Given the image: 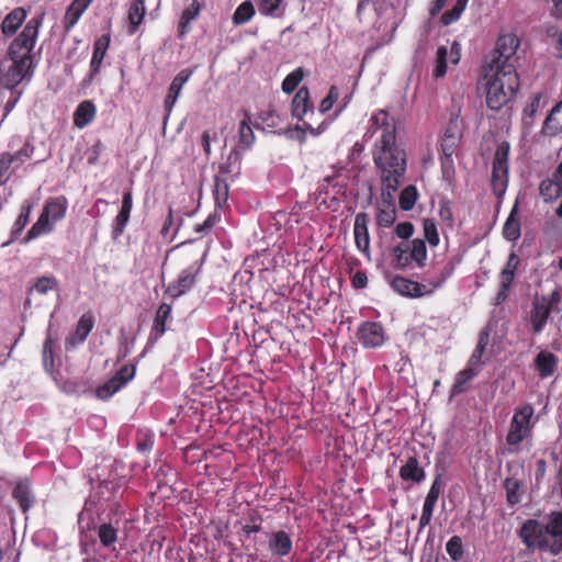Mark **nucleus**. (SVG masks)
Instances as JSON below:
<instances>
[{
    "mask_svg": "<svg viewBox=\"0 0 562 562\" xmlns=\"http://www.w3.org/2000/svg\"><path fill=\"white\" fill-rule=\"evenodd\" d=\"M518 47L519 38L515 34H502L491 54L485 77L486 105L493 111H499L507 105L519 89L520 82L515 65Z\"/></svg>",
    "mask_w": 562,
    "mask_h": 562,
    "instance_id": "nucleus-1",
    "label": "nucleus"
},
{
    "mask_svg": "<svg viewBox=\"0 0 562 562\" xmlns=\"http://www.w3.org/2000/svg\"><path fill=\"white\" fill-rule=\"evenodd\" d=\"M369 133L380 136L374 143L372 158L380 171L383 186L396 191L406 171L405 151L396 142L395 120L384 110L374 113L370 119Z\"/></svg>",
    "mask_w": 562,
    "mask_h": 562,
    "instance_id": "nucleus-2",
    "label": "nucleus"
},
{
    "mask_svg": "<svg viewBox=\"0 0 562 562\" xmlns=\"http://www.w3.org/2000/svg\"><path fill=\"white\" fill-rule=\"evenodd\" d=\"M43 16L32 18L8 49V58L0 63V83L14 89L33 72L32 52L36 44Z\"/></svg>",
    "mask_w": 562,
    "mask_h": 562,
    "instance_id": "nucleus-3",
    "label": "nucleus"
},
{
    "mask_svg": "<svg viewBox=\"0 0 562 562\" xmlns=\"http://www.w3.org/2000/svg\"><path fill=\"white\" fill-rule=\"evenodd\" d=\"M517 535L528 550H538L554 555L557 546L550 543L551 540L548 537L546 527L539 520L533 518L527 519L519 527Z\"/></svg>",
    "mask_w": 562,
    "mask_h": 562,
    "instance_id": "nucleus-4",
    "label": "nucleus"
},
{
    "mask_svg": "<svg viewBox=\"0 0 562 562\" xmlns=\"http://www.w3.org/2000/svg\"><path fill=\"white\" fill-rule=\"evenodd\" d=\"M562 296L554 290L549 295L536 296L530 310V324L533 334H540L553 312L561 311Z\"/></svg>",
    "mask_w": 562,
    "mask_h": 562,
    "instance_id": "nucleus-5",
    "label": "nucleus"
},
{
    "mask_svg": "<svg viewBox=\"0 0 562 562\" xmlns=\"http://www.w3.org/2000/svg\"><path fill=\"white\" fill-rule=\"evenodd\" d=\"M394 266L405 269L415 262L418 268H424L427 260V247L425 240L415 238L409 243H401L392 250Z\"/></svg>",
    "mask_w": 562,
    "mask_h": 562,
    "instance_id": "nucleus-6",
    "label": "nucleus"
},
{
    "mask_svg": "<svg viewBox=\"0 0 562 562\" xmlns=\"http://www.w3.org/2000/svg\"><path fill=\"white\" fill-rule=\"evenodd\" d=\"M509 151V143L503 140L497 145L494 154L491 184L497 198H502L505 194L508 186Z\"/></svg>",
    "mask_w": 562,
    "mask_h": 562,
    "instance_id": "nucleus-7",
    "label": "nucleus"
},
{
    "mask_svg": "<svg viewBox=\"0 0 562 562\" xmlns=\"http://www.w3.org/2000/svg\"><path fill=\"white\" fill-rule=\"evenodd\" d=\"M533 407L530 404H524L515 408L510 420L509 430L506 435V442L509 446H518L525 439L531 437Z\"/></svg>",
    "mask_w": 562,
    "mask_h": 562,
    "instance_id": "nucleus-8",
    "label": "nucleus"
},
{
    "mask_svg": "<svg viewBox=\"0 0 562 562\" xmlns=\"http://www.w3.org/2000/svg\"><path fill=\"white\" fill-rule=\"evenodd\" d=\"M35 147L32 143L25 142L14 153L4 151L0 154V187L4 186L27 160L34 155Z\"/></svg>",
    "mask_w": 562,
    "mask_h": 562,
    "instance_id": "nucleus-9",
    "label": "nucleus"
},
{
    "mask_svg": "<svg viewBox=\"0 0 562 562\" xmlns=\"http://www.w3.org/2000/svg\"><path fill=\"white\" fill-rule=\"evenodd\" d=\"M460 255L448 258L437 263L431 271H428L425 278V286L428 295L443 288L447 281L454 274L457 267L461 263Z\"/></svg>",
    "mask_w": 562,
    "mask_h": 562,
    "instance_id": "nucleus-10",
    "label": "nucleus"
},
{
    "mask_svg": "<svg viewBox=\"0 0 562 562\" xmlns=\"http://www.w3.org/2000/svg\"><path fill=\"white\" fill-rule=\"evenodd\" d=\"M202 265L203 259L200 258L182 269L177 279L166 288V294L171 299H177L186 294L195 284Z\"/></svg>",
    "mask_w": 562,
    "mask_h": 562,
    "instance_id": "nucleus-11",
    "label": "nucleus"
},
{
    "mask_svg": "<svg viewBox=\"0 0 562 562\" xmlns=\"http://www.w3.org/2000/svg\"><path fill=\"white\" fill-rule=\"evenodd\" d=\"M136 374V364L123 366L110 380L99 385L95 395L102 401H106L115 393L122 390Z\"/></svg>",
    "mask_w": 562,
    "mask_h": 562,
    "instance_id": "nucleus-12",
    "label": "nucleus"
},
{
    "mask_svg": "<svg viewBox=\"0 0 562 562\" xmlns=\"http://www.w3.org/2000/svg\"><path fill=\"white\" fill-rule=\"evenodd\" d=\"M461 59V47L458 42H452L450 48L439 46L436 52L431 76L435 80L443 78L448 71V65H458Z\"/></svg>",
    "mask_w": 562,
    "mask_h": 562,
    "instance_id": "nucleus-13",
    "label": "nucleus"
},
{
    "mask_svg": "<svg viewBox=\"0 0 562 562\" xmlns=\"http://www.w3.org/2000/svg\"><path fill=\"white\" fill-rule=\"evenodd\" d=\"M359 342L366 348H378L384 344L385 331L378 322H364L358 329Z\"/></svg>",
    "mask_w": 562,
    "mask_h": 562,
    "instance_id": "nucleus-14",
    "label": "nucleus"
},
{
    "mask_svg": "<svg viewBox=\"0 0 562 562\" xmlns=\"http://www.w3.org/2000/svg\"><path fill=\"white\" fill-rule=\"evenodd\" d=\"M12 498L18 503L24 515L36 504V496L33 491V483L30 477L16 482L12 490Z\"/></svg>",
    "mask_w": 562,
    "mask_h": 562,
    "instance_id": "nucleus-15",
    "label": "nucleus"
},
{
    "mask_svg": "<svg viewBox=\"0 0 562 562\" xmlns=\"http://www.w3.org/2000/svg\"><path fill=\"white\" fill-rule=\"evenodd\" d=\"M370 217L368 213L360 212L355 217L353 235L355 243L359 251L369 255L370 252V235H369Z\"/></svg>",
    "mask_w": 562,
    "mask_h": 562,
    "instance_id": "nucleus-16",
    "label": "nucleus"
},
{
    "mask_svg": "<svg viewBox=\"0 0 562 562\" xmlns=\"http://www.w3.org/2000/svg\"><path fill=\"white\" fill-rule=\"evenodd\" d=\"M391 286L401 295L408 297H422L428 295L425 283H419L401 276H396L392 279Z\"/></svg>",
    "mask_w": 562,
    "mask_h": 562,
    "instance_id": "nucleus-17",
    "label": "nucleus"
},
{
    "mask_svg": "<svg viewBox=\"0 0 562 562\" xmlns=\"http://www.w3.org/2000/svg\"><path fill=\"white\" fill-rule=\"evenodd\" d=\"M110 43H111V35L109 33L101 35L100 37H98L94 41L92 57H91V61H90V74H89L90 78L95 77L100 72L103 59H104L106 52L110 47Z\"/></svg>",
    "mask_w": 562,
    "mask_h": 562,
    "instance_id": "nucleus-18",
    "label": "nucleus"
},
{
    "mask_svg": "<svg viewBox=\"0 0 562 562\" xmlns=\"http://www.w3.org/2000/svg\"><path fill=\"white\" fill-rule=\"evenodd\" d=\"M292 115L300 121H303L308 114H314V105L310 99V92L306 87H302L295 93L291 103Z\"/></svg>",
    "mask_w": 562,
    "mask_h": 562,
    "instance_id": "nucleus-19",
    "label": "nucleus"
},
{
    "mask_svg": "<svg viewBox=\"0 0 562 562\" xmlns=\"http://www.w3.org/2000/svg\"><path fill=\"white\" fill-rule=\"evenodd\" d=\"M550 543H554L557 549L554 555L562 552V510L552 512L548 515V521L544 525Z\"/></svg>",
    "mask_w": 562,
    "mask_h": 562,
    "instance_id": "nucleus-20",
    "label": "nucleus"
},
{
    "mask_svg": "<svg viewBox=\"0 0 562 562\" xmlns=\"http://www.w3.org/2000/svg\"><path fill=\"white\" fill-rule=\"evenodd\" d=\"M133 207V195L132 190L128 189L123 193L122 199V206L114 220V226H113V237L116 238L121 236L125 229V226L130 220L131 211Z\"/></svg>",
    "mask_w": 562,
    "mask_h": 562,
    "instance_id": "nucleus-21",
    "label": "nucleus"
},
{
    "mask_svg": "<svg viewBox=\"0 0 562 562\" xmlns=\"http://www.w3.org/2000/svg\"><path fill=\"white\" fill-rule=\"evenodd\" d=\"M97 115V108L90 100H85L78 104L74 112V125L78 128L88 126Z\"/></svg>",
    "mask_w": 562,
    "mask_h": 562,
    "instance_id": "nucleus-22",
    "label": "nucleus"
},
{
    "mask_svg": "<svg viewBox=\"0 0 562 562\" xmlns=\"http://www.w3.org/2000/svg\"><path fill=\"white\" fill-rule=\"evenodd\" d=\"M541 132L543 135L550 137L562 133V100L550 111L543 122Z\"/></svg>",
    "mask_w": 562,
    "mask_h": 562,
    "instance_id": "nucleus-23",
    "label": "nucleus"
},
{
    "mask_svg": "<svg viewBox=\"0 0 562 562\" xmlns=\"http://www.w3.org/2000/svg\"><path fill=\"white\" fill-rule=\"evenodd\" d=\"M171 317V305L162 302L156 312L149 340H158L166 331V323Z\"/></svg>",
    "mask_w": 562,
    "mask_h": 562,
    "instance_id": "nucleus-24",
    "label": "nucleus"
},
{
    "mask_svg": "<svg viewBox=\"0 0 562 562\" xmlns=\"http://www.w3.org/2000/svg\"><path fill=\"white\" fill-rule=\"evenodd\" d=\"M26 11L21 8H14L11 12H9L2 23H1V32L4 36H12L22 25L24 20L26 19Z\"/></svg>",
    "mask_w": 562,
    "mask_h": 562,
    "instance_id": "nucleus-25",
    "label": "nucleus"
},
{
    "mask_svg": "<svg viewBox=\"0 0 562 562\" xmlns=\"http://www.w3.org/2000/svg\"><path fill=\"white\" fill-rule=\"evenodd\" d=\"M146 14V7L144 0H133L130 8H128V26L127 32L130 35H134L137 31L140 24L144 21Z\"/></svg>",
    "mask_w": 562,
    "mask_h": 562,
    "instance_id": "nucleus-26",
    "label": "nucleus"
},
{
    "mask_svg": "<svg viewBox=\"0 0 562 562\" xmlns=\"http://www.w3.org/2000/svg\"><path fill=\"white\" fill-rule=\"evenodd\" d=\"M50 221L52 218L42 210L37 221L33 224V226L29 229L25 237L23 238L22 244H27L42 235L53 232L54 224Z\"/></svg>",
    "mask_w": 562,
    "mask_h": 562,
    "instance_id": "nucleus-27",
    "label": "nucleus"
},
{
    "mask_svg": "<svg viewBox=\"0 0 562 562\" xmlns=\"http://www.w3.org/2000/svg\"><path fill=\"white\" fill-rule=\"evenodd\" d=\"M68 202L64 195L49 198L43 207V211L52 218V222H58L66 216Z\"/></svg>",
    "mask_w": 562,
    "mask_h": 562,
    "instance_id": "nucleus-28",
    "label": "nucleus"
},
{
    "mask_svg": "<svg viewBox=\"0 0 562 562\" xmlns=\"http://www.w3.org/2000/svg\"><path fill=\"white\" fill-rule=\"evenodd\" d=\"M558 364V358L550 351H540L535 359V367L541 378L551 376Z\"/></svg>",
    "mask_w": 562,
    "mask_h": 562,
    "instance_id": "nucleus-29",
    "label": "nucleus"
},
{
    "mask_svg": "<svg viewBox=\"0 0 562 562\" xmlns=\"http://www.w3.org/2000/svg\"><path fill=\"white\" fill-rule=\"evenodd\" d=\"M269 549L276 555H288L292 550V540L283 530L273 532L269 540Z\"/></svg>",
    "mask_w": 562,
    "mask_h": 562,
    "instance_id": "nucleus-30",
    "label": "nucleus"
},
{
    "mask_svg": "<svg viewBox=\"0 0 562 562\" xmlns=\"http://www.w3.org/2000/svg\"><path fill=\"white\" fill-rule=\"evenodd\" d=\"M400 476L403 481L419 483L425 479V471L419 467L416 457H409L406 463L401 467Z\"/></svg>",
    "mask_w": 562,
    "mask_h": 562,
    "instance_id": "nucleus-31",
    "label": "nucleus"
},
{
    "mask_svg": "<svg viewBox=\"0 0 562 562\" xmlns=\"http://www.w3.org/2000/svg\"><path fill=\"white\" fill-rule=\"evenodd\" d=\"M517 213L518 203L516 202L503 227V236L508 241H516L520 237L521 225Z\"/></svg>",
    "mask_w": 562,
    "mask_h": 562,
    "instance_id": "nucleus-32",
    "label": "nucleus"
},
{
    "mask_svg": "<svg viewBox=\"0 0 562 562\" xmlns=\"http://www.w3.org/2000/svg\"><path fill=\"white\" fill-rule=\"evenodd\" d=\"M477 374L479 370L468 364L465 369L457 373L454 383L450 390V395L457 396L464 393L467 391L468 383H470Z\"/></svg>",
    "mask_w": 562,
    "mask_h": 562,
    "instance_id": "nucleus-33",
    "label": "nucleus"
},
{
    "mask_svg": "<svg viewBox=\"0 0 562 562\" xmlns=\"http://www.w3.org/2000/svg\"><path fill=\"white\" fill-rule=\"evenodd\" d=\"M32 203L29 201H25L20 210V214L16 217L15 222L13 223L12 231H11V238L8 243L3 244V246H8L11 243H13L19 235L22 233V231L25 228V226L29 224L30 216L32 213Z\"/></svg>",
    "mask_w": 562,
    "mask_h": 562,
    "instance_id": "nucleus-34",
    "label": "nucleus"
},
{
    "mask_svg": "<svg viewBox=\"0 0 562 562\" xmlns=\"http://www.w3.org/2000/svg\"><path fill=\"white\" fill-rule=\"evenodd\" d=\"M243 114L244 117L240 121L238 128V142L240 146L248 149L254 144L256 137L251 126L249 125L251 121L249 112L247 110H243Z\"/></svg>",
    "mask_w": 562,
    "mask_h": 562,
    "instance_id": "nucleus-35",
    "label": "nucleus"
},
{
    "mask_svg": "<svg viewBox=\"0 0 562 562\" xmlns=\"http://www.w3.org/2000/svg\"><path fill=\"white\" fill-rule=\"evenodd\" d=\"M98 538L102 547L114 549V544L119 539V529L111 522H103L97 528Z\"/></svg>",
    "mask_w": 562,
    "mask_h": 562,
    "instance_id": "nucleus-36",
    "label": "nucleus"
},
{
    "mask_svg": "<svg viewBox=\"0 0 562 562\" xmlns=\"http://www.w3.org/2000/svg\"><path fill=\"white\" fill-rule=\"evenodd\" d=\"M213 196L215 204L218 207H223L229 196V186L226 178L221 175L214 177Z\"/></svg>",
    "mask_w": 562,
    "mask_h": 562,
    "instance_id": "nucleus-37",
    "label": "nucleus"
},
{
    "mask_svg": "<svg viewBox=\"0 0 562 562\" xmlns=\"http://www.w3.org/2000/svg\"><path fill=\"white\" fill-rule=\"evenodd\" d=\"M539 191L544 202H553L562 194V184L548 178L541 181Z\"/></svg>",
    "mask_w": 562,
    "mask_h": 562,
    "instance_id": "nucleus-38",
    "label": "nucleus"
},
{
    "mask_svg": "<svg viewBox=\"0 0 562 562\" xmlns=\"http://www.w3.org/2000/svg\"><path fill=\"white\" fill-rule=\"evenodd\" d=\"M256 13L250 0L243 1L235 10L232 21L234 25H243L249 22Z\"/></svg>",
    "mask_w": 562,
    "mask_h": 562,
    "instance_id": "nucleus-39",
    "label": "nucleus"
},
{
    "mask_svg": "<svg viewBox=\"0 0 562 562\" xmlns=\"http://www.w3.org/2000/svg\"><path fill=\"white\" fill-rule=\"evenodd\" d=\"M396 220V210L393 204L384 203L378 207L376 212V225L383 228L391 227Z\"/></svg>",
    "mask_w": 562,
    "mask_h": 562,
    "instance_id": "nucleus-40",
    "label": "nucleus"
},
{
    "mask_svg": "<svg viewBox=\"0 0 562 562\" xmlns=\"http://www.w3.org/2000/svg\"><path fill=\"white\" fill-rule=\"evenodd\" d=\"M515 279V273L509 271H501L499 274V290L496 294L495 301L499 305L508 299L512 284Z\"/></svg>",
    "mask_w": 562,
    "mask_h": 562,
    "instance_id": "nucleus-41",
    "label": "nucleus"
},
{
    "mask_svg": "<svg viewBox=\"0 0 562 562\" xmlns=\"http://www.w3.org/2000/svg\"><path fill=\"white\" fill-rule=\"evenodd\" d=\"M93 326L94 317L90 312L81 315L76 326V335L81 342L86 340L88 335L91 333Z\"/></svg>",
    "mask_w": 562,
    "mask_h": 562,
    "instance_id": "nucleus-42",
    "label": "nucleus"
},
{
    "mask_svg": "<svg viewBox=\"0 0 562 562\" xmlns=\"http://www.w3.org/2000/svg\"><path fill=\"white\" fill-rule=\"evenodd\" d=\"M469 0H457L452 9L441 15V23L446 26L457 22L467 8Z\"/></svg>",
    "mask_w": 562,
    "mask_h": 562,
    "instance_id": "nucleus-43",
    "label": "nucleus"
},
{
    "mask_svg": "<svg viewBox=\"0 0 562 562\" xmlns=\"http://www.w3.org/2000/svg\"><path fill=\"white\" fill-rule=\"evenodd\" d=\"M424 240H427L431 247H437L440 243L437 223L434 218H424L423 221Z\"/></svg>",
    "mask_w": 562,
    "mask_h": 562,
    "instance_id": "nucleus-44",
    "label": "nucleus"
},
{
    "mask_svg": "<svg viewBox=\"0 0 562 562\" xmlns=\"http://www.w3.org/2000/svg\"><path fill=\"white\" fill-rule=\"evenodd\" d=\"M507 503L512 506L520 502V482L517 479L508 477L504 481Z\"/></svg>",
    "mask_w": 562,
    "mask_h": 562,
    "instance_id": "nucleus-45",
    "label": "nucleus"
},
{
    "mask_svg": "<svg viewBox=\"0 0 562 562\" xmlns=\"http://www.w3.org/2000/svg\"><path fill=\"white\" fill-rule=\"evenodd\" d=\"M417 190L414 186H407L400 194L398 204L403 211H409L414 207L417 200Z\"/></svg>",
    "mask_w": 562,
    "mask_h": 562,
    "instance_id": "nucleus-46",
    "label": "nucleus"
},
{
    "mask_svg": "<svg viewBox=\"0 0 562 562\" xmlns=\"http://www.w3.org/2000/svg\"><path fill=\"white\" fill-rule=\"evenodd\" d=\"M55 339L52 337L50 333H47L43 345V364L46 370H52L54 368V348H55Z\"/></svg>",
    "mask_w": 562,
    "mask_h": 562,
    "instance_id": "nucleus-47",
    "label": "nucleus"
},
{
    "mask_svg": "<svg viewBox=\"0 0 562 562\" xmlns=\"http://www.w3.org/2000/svg\"><path fill=\"white\" fill-rule=\"evenodd\" d=\"M304 70L303 68H297L294 71L290 72L282 82V90L285 93H292L303 80Z\"/></svg>",
    "mask_w": 562,
    "mask_h": 562,
    "instance_id": "nucleus-48",
    "label": "nucleus"
},
{
    "mask_svg": "<svg viewBox=\"0 0 562 562\" xmlns=\"http://www.w3.org/2000/svg\"><path fill=\"white\" fill-rule=\"evenodd\" d=\"M446 551L452 561H460L463 557L462 539L459 536L451 537L446 543Z\"/></svg>",
    "mask_w": 562,
    "mask_h": 562,
    "instance_id": "nucleus-49",
    "label": "nucleus"
},
{
    "mask_svg": "<svg viewBox=\"0 0 562 562\" xmlns=\"http://www.w3.org/2000/svg\"><path fill=\"white\" fill-rule=\"evenodd\" d=\"M490 341V334L487 331H481L479 336L477 345L469 359V366H475L481 361V358L485 351L486 346Z\"/></svg>",
    "mask_w": 562,
    "mask_h": 562,
    "instance_id": "nucleus-50",
    "label": "nucleus"
},
{
    "mask_svg": "<svg viewBox=\"0 0 562 562\" xmlns=\"http://www.w3.org/2000/svg\"><path fill=\"white\" fill-rule=\"evenodd\" d=\"M33 289L40 294H47L49 291L58 290V281L55 277H41L35 281Z\"/></svg>",
    "mask_w": 562,
    "mask_h": 562,
    "instance_id": "nucleus-51",
    "label": "nucleus"
},
{
    "mask_svg": "<svg viewBox=\"0 0 562 562\" xmlns=\"http://www.w3.org/2000/svg\"><path fill=\"white\" fill-rule=\"evenodd\" d=\"M181 90H182V88H180L178 85H175L172 82L170 83V86L168 88L167 95L164 101L166 119L170 115V113L177 102V99L180 95Z\"/></svg>",
    "mask_w": 562,
    "mask_h": 562,
    "instance_id": "nucleus-52",
    "label": "nucleus"
},
{
    "mask_svg": "<svg viewBox=\"0 0 562 562\" xmlns=\"http://www.w3.org/2000/svg\"><path fill=\"white\" fill-rule=\"evenodd\" d=\"M461 139L456 137H450L449 135H442L440 140V151L441 156L450 157L459 148Z\"/></svg>",
    "mask_w": 562,
    "mask_h": 562,
    "instance_id": "nucleus-53",
    "label": "nucleus"
},
{
    "mask_svg": "<svg viewBox=\"0 0 562 562\" xmlns=\"http://www.w3.org/2000/svg\"><path fill=\"white\" fill-rule=\"evenodd\" d=\"M82 14L83 13L80 12V10L75 9L74 7H71L69 4L68 8L66 9L64 20H63L65 31L69 32L77 24V22L79 21V19L81 18Z\"/></svg>",
    "mask_w": 562,
    "mask_h": 562,
    "instance_id": "nucleus-54",
    "label": "nucleus"
},
{
    "mask_svg": "<svg viewBox=\"0 0 562 562\" xmlns=\"http://www.w3.org/2000/svg\"><path fill=\"white\" fill-rule=\"evenodd\" d=\"M443 135L450 137L462 138L461 120L459 113L452 115L445 128Z\"/></svg>",
    "mask_w": 562,
    "mask_h": 562,
    "instance_id": "nucleus-55",
    "label": "nucleus"
},
{
    "mask_svg": "<svg viewBox=\"0 0 562 562\" xmlns=\"http://www.w3.org/2000/svg\"><path fill=\"white\" fill-rule=\"evenodd\" d=\"M338 97H339L338 88L336 86H331L329 88L328 94L321 101L319 112L321 113L328 112L333 108L334 103L337 101Z\"/></svg>",
    "mask_w": 562,
    "mask_h": 562,
    "instance_id": "nucleus-56",
    "label": "nucleus"
},
{
    "mask_svg": "<svg viewBox=\"0 0 562 562\" xmlns=\"http://www.w3.org/2000/svg\"><path fill=\"white\" fill-rule=\"evenodd\" d=\"M435 506L436 502L425 498L419 519V530L430 524Z\"/></svg>",
    "mask_w": 562,
    "mask_h": 562,
    "instance_id": "nucleus-57",
    "label": "nucleus"
},
{
    "mask_svg": "<svg viewBox=\"0 0 562 562\" xmlns=\"http://www.w3.org/2000/svg\"><path fill=\"white\" fill-rule=\"evenodd\" d=\"M154 446V435L149 432H142L137 435L136 448L139 452H147Z\"/></svg>",
    "mask_w": 562,
    "mask_h": 562,
    "instance_id": "nucleus-58",
    "label": "nucleus"
},
{
    "mask_svg": "<svg viewBox=\"0 0 562 562\" xmlns=\"http://www.w3.org/2000/svg\"><path fill=\"white\" fill-rule=\"evenodd\" d=\"M220 221V215L214 212L209 214V216L205 218V221L202 224H196L194 226V232L198 234H204L210 232L215 224Z\"/></svg>",
    "mask_w": 562,
    "mask_h": 562,
    "instance_id": "nucleus-59",
    "label": "nucleus"
},
{
    "mask_svg": "<svg viewBox=\"0 0 562 562\" xmlns=\"http://www.w3.org/2000/svg\"><path fill=\"white\" fill-rule=\"evenodd\" d=\"M201 11V4L198 0H192V3L188 5L183 11L180 18L184 20V23H190L195 20Z\"/></svg>",
    "mask_w": 562,
    "mask_h": 562,
    "instance_id": "nucleus-60",
    "label": "nucleus"
},
{
    "mask_svg": "<svg viewBox=\"0 0 562 562\" xmlns=\"http://www.w3.org/2000/svg\"><path fill=\"white\" fill-rule=\"evenodd\" d=\"M281 0H259L258 10L262 15L273 14L280 7Z\"/></svg>",
    "mask_w": 562,
    "mask_h": 562,
    "instance_id": "nucleus-61",
    "label": "nucleus"
},
{
    "mask_svg": "<svg viewBox=\"0 0 562 562\" xmlns=\"http://www.w3.org/2000/svg\"><path fill=\"white\" fill-rule=\"evenodd\" d=\"M259 119L265 123L268 127H277L280 123V117L276 113V111L269 108L267 111H262L259 114Z\"/></svg>",
    "mask_w": 562,
    "mask_h": 562,
    "instance_id": "nucleus-62",
    "label": "nucleus"
},
{
    "mask_svg": "<svg viewBox=\"0 0 562 562\" xmlns=\"http://www.w3.org/2000/svg\"><path fill=\"white\" fill-rule=\"evenodd\" d=\"M104 144L98 139L90 149V155L88 157V164L94 166L99 162V158L101 154L104 151Z\"/></svg>",
    "mask_w": 562,
    "mask_h": 562,
    "instance_id": "nucleus-63",
    "label": "nucleus"
},
{
    "mask_svg": "<svg viewBox=\"0 0 562 562\" xmlns=\"http://www.w3.org/2000/svg\"><path fill=\"white\" fill-rule=\"evenodd\" d=\"M395 234L402 239H408L414 234V225L411 222L398 223L395 227Z\"/></svg>",
    "mask_w": 562,
    "mask_h": 562,
    "instance_id": "nucleus-64",
    "label": "nucleus"
}]
</instances>
